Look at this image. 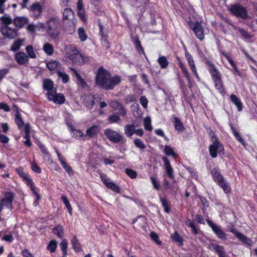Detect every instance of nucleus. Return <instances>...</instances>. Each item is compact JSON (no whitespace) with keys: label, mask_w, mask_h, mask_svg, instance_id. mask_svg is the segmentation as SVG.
<instances>
[{"label":"nucleus","mask_w":257,"mask_h":257,"mask_svg":"<svg viewBox=\"0 0 257 257\" xmlns=\"http://www.w3.org/2000/svg\"><path fill=\"white\" fill-rule=\"evenodd\" d=\"M59 65V62L57 61H52L47 64V67L48 69L51 71L56 69L57 68H58Z\"/></svg>","instance_id":"obj_47"},{"label":"nucleus","mask_w":257,"mask_h":257,"mask_svg":"<svg viewBox=\"0 0 257 257\" xmlns=\"http://www.w3.org/2000/svg\"><path fill=\"white\" fill-rule=\"evenodd\" d=\"M131 110L135 117L140 118L142 116V112L138 103H134L132 105Z\"/></svg>","instance_id":"obj_28"},{"label":"nucleus","mask_w":257,"mask_h":257,"mask_svg":"<svg viewBox=\"0 0 257 257\" xmlns=\"http://www.w3.org/2000/svg\"><path fill=\"white\" fill-rule=\"evenodd\" d=\"M162 160L164 162L165 170L168 177L171 179H173L174 178L173 170L171 166L169 159L167 157H164L162 158Z\"/></svg>","instance_id":"obj_21"},{"label":"nucleus","mask_w":257,"mask_h":257,"mask_svg":"<svg viewBox=\"0 0 257 257\" xmlns=\"http://www.w3.org/2000/svg\"><path fill=\"white\" fill-rule=\"evenodd\" d=\"M71 243L75 251L79 252L81 250V245L75 236L72 239Z\"/></svg>","instance_id":"obj_39"},{"label":"nucleus","mask_w":257,"mask_h":257,"mask_svg":"<svg viewBox=\"0 0 257 257\" xmlns=\"http://www.w3.org/2000/svg\"><path fill=\"white\" fill-rule=\"evenodd\" d=\"M43 87L45 90H47L49 92H54L55 89H54L53 82L50 79H45L43 82Z\"/></svg>","instance_id":"obj_25"},{"label":"nucleus","mask_w":257,"mask_h":257,"mask_svg":"<svg viewBox=\"0 0 257 257\" xmlns=\"http://www.w3.org/2000/svg\"><path fill=\"white\" fill-rule=\"evenodd\" d=\"M73 133V137L76 139H79L85 136L84 134L79 130L73 129L72 130Z\"/></svg>","instance_id":"obj_53"},{"label":"nucleus","mask_w":257,"mask_h":257,"mask_svg":"<svg viewBox=\"0 0 257 257\" xmlns=\"http://www.w3.org/2000/svg\"><path fill=\"white\" fill-rule=\"evenodd\" d=\"M177 60L179 62V65L180 66V69H181L182 72L184 74V76L187 79V81L190 82V76L189 73L186 68L185 65L182 62L180 59L179 58H177Z\"/></svg>","instance_id":"obj_29"},{"label":"nucleus","mask_w":257,"mask_h":257,"mask_svg":"<svg viewBox=\"0 0 257 257\" xmlns=\"http://www.w3.org/2000/svg\"><path fill=\"white\" fill-rule=\"evenodd\" d=\"M157 61L162 69H166L169 65L167 57L164 56L160 57Z\"/></svg>","instance_id":"obj_38"},{"label":"nucleus","mask_w":257,"mask_h":257,"mask_svg":"<svg viewBox=\"0 0 257 257\" xmlns=\"http://www.w3.org/2000/svg\"><path fill=\"white\" fill-rule=\"evenodd\" d=\"M16 171L17 173L19 175V176L26 181L27 184H29L30 185L32 186V180L29 177V175L24 172L23 169L22 167L17 168Z\"/></svg>","instance_id":"obj_23"},{"label":"nucleus","mask_w":257,"mask_h":257,"mask_svg":"<svg viewBox=\"0 0 257 257\" xmlns=\"http://www.w3.org/2000/svg\"><path fill=\"white\" fill-rule=\"evenodd\" d=\"M61 165L69 176H72L74 173L71 167L64 161H61Z\"/></svg>","instance_id":"obj_45"},{"label":"nucleus","mask_w":257,"mask_h":257,"mask_svg":"<svg viewBox=\"0 0 257 257\" xmlns=\"http://www.w3.org/2000/svg\"><path fill=\"white\" fill-rule=\"evenodd\" d=\"M0 20L3 22L5 26H8L12 24L13 22L12 18L7 14H5L3 16L1 17Z\"/></svg>","instance_id":"obj_41"},{"label":"nucleus","mask_w":257,"mask_h":257,"mask_svg":"<svg viewBox=\"0 0 257 257\" xmlns=\"http://www.w3.org/2000/svg\"><path fill=\"white\" fill-rule=\"evenodd\" d=\"M185 57L187 60L188 63L189 64V66L190 67V68L191 70L192 71V73L194 75L196 78L199 81L200 80V77L199 76V75L197 73V69L196 67V65L194 63V59L191 54L189 53V52H186L185 53Z\"/></svg>","instance_id":"obj_14"},{"label":"nucleus","mask_w":257,"mask_h":257,"mask_svg":"<svg viewBox=\"0 0 257 257\" xmlns=\"http://www.w3.org/2000/svg\"><path fill=\"white\" fill-rule=\"evenodd\" d=\"M78 34L79 38L81 41H84L87 38V36L86 35L85 32L83 28L81 27L78 29Z\"/></svg>","instance_id":"obj_50"},{"label":"nucleus","mask_w":257,"mask_h":257,"mask_svg":"<svg viewBox=\"0 0 257 257\" xmlns=\"http://www.w3.org/2000/svg\"><path fill=\"white\" fill-rule=\"evenodd\" d=\"M134 143L137 148L141 150H144L146 147L143 142L141 139L138 138L135 139Z\"/></svg>","instance_id":"obj_49"},{"label":"nucleus","mask_w":257,"mask_h":257,"mask_svg":"<svg viewBox=\"0 0 257 257\" xmlns=\"http://www.w3.org/2000/svg\"><path fill=\"white\" fill-rule=\"evenodd\" d=\"M187 170L189 172L192 177L196 179L198 177L197 173L194 170L193 168L191 167H187Z\"/></svg>","instance_id":"obj_63"},{"label":"nucleus","mask_w":257,"mask_h":257,"mask_svg":"<svg viewBox=\"0 0 257 257\" xmlns=\"http://www.w3.org/2000/svg\"><path fill=\"white\" fill-rule=\"evenodd\" d=\"M62 19L65 31L68 34H73L75 32L76 27L73 11L70 8H65L62 13Z\"/></svg>","instance_id":"obj_2"},{"label":"nucleus","mask_w":257,"mask_h":257,"mask_svg":"<svg viewBox=\"0 0 257 257\" xmlns=\"http://www.w3.org/2000/svg\"><path fill=\"white\" fill-rule=\"evenodd\" d=\"M14 199V194L11 192L6 193L5 196L1 200V202L8 208H11Z\"/></svg>","instance_id":"obj_17"},{"label":"nucleus","mask_w":257,"mask_h":257,"mask_svg":"<svg viewBox=\"0 0 257 257\" xmlns=\"http://www.w3.org/2000/svg\"><path fill=\"white\" fill-rule=\"evenodd\" d=\"M15 121L17 125L18 128L20 130H22L24 125V122L19 111L17 112L15 115Z\"/></svg>","instance_id":"obj_36"},{"label":"nucleus","mask_w":257,"mask_h":257,"mask_svg":"<svg viewBox=\"0 0 257 257\" xmlns=\"http://www.w3.org/2000/svg\"><path fill=\"white\" fill-rule=\"evenodd\" d=\"M36 29L37 31H43L45 29H46V24L43 23H38L36 25Z\"/></svg>","instance_id":"obj_62"},{"label":"nucleus","mask_w":257,"mask_h":257,"mask_svg":"<svg viewBox=\"0 0 257 257\" xmlns=\"http://www.w3.org/2000/svg\"><path fill=\"white\" fill-rule=\"evenodd\" d=\"M172 239L177 242L180 246H182L183 244V239L182 237L177 232L175 231L172 235H171Z\"/></svg>","instance_id":"obj_37"},{"label":"nucleus","mask_w":257,"mask_h":257,"mask_svg":"<svg viewBox=\"0 0 257 257\" xmlns=\"http://www.w3.org/2000/svg\"><path fill=\"white\" fill-rule=\"evenodd\" d=\"M68 58L75 64L78 65H82L84 64L86 59L87 57H85L80 53L78 50L75 48H73L68 54Z\"/></svg>","instance_id":"obj_7"},{"label":"nucleus","mask_w":257,"mask_h":257,"mask_svg":"<svg viewBox=\"0 0 257 257\" xmlns=\"http://www.w3.org/2000/svg\"><path fill=\"white\" fill-rule=\"evenodd\" d=\"M122 80L121 77L117 75L112 76L110 74L108 78V85L107 90H112L114 88L119 84Z\"/></svg>","instance_id":"obj_15"},{"label":"nucleus","mask_w":257,"mask_h":257,"mask_svg":"<svg viewBox=\"0 0 257 257\" xmlns=\"http://www.w3.org/2000/svg\"><path fill=\"white\" fill-rule=\"evenodd\" d=\"M136 126L134 124H127L124 127V132L125 136L128 137H131L135 134Z\"/></svg>","instance_id":"obj_27"},{"label":"nucleus","mask_w":257,"mask_h":257,"mask_svg":"<svg viewBox=\"0 0 257 257\" xmlns=\"http://www.w3.org/2000/svg\"><path fill=\"white\" fill-rule=\"evenodd\" d=\"M110 73L108 71L105 69L103 67H100L96 73L95 77V83L99 87L107 90L108 84V78Z\"/></svg>","instance_id":"obj_5"},{"label":"nucleus","mask_w":257,"mask_h":257,"mask_svg":"<svg viewBox=\"0 0 257 257\" xmlns=\"http://www.w3.org/2000/svg\"><path fill=\"white\" fill-rule=\"evenodd\" d=\"M134 43L135 47H136V49H137V50L138 51V52L140 53H143L145 55L143 48L141 46V42L140 41V40L138 39H135L134 41Z\"/></svg>","instance_id":"obj_57"},{"label":"nucleus","mask_w":257,"mask_h":257,"mask_svg":"<svg viewBox=\"0 0 257 257\" xmlns=\"http://www.w3.org/2000/svg\"><path fill=\"white\" fill-rule=\"evenodd\" d=\"M47 96L49 101H52L55 104H62L65 101L64 95L62 93H57L56 90L54 92L47 93Z\"/></svg>","instance_id":"obj_12"},{"label":"nucleus","mask_w":257,"mask_h":257,"mask_svg":"<svg viewBox=\"0 0 257 257\" xmlns=\"http://www.w3.org/2000/svg\"><path fill=\"white\" fill-rule=\"evenodd\" d=\"M136 97L133 94L128 95L124 98V102L126 104L134 102L136 101Z\"/></svg>","instance_id":"obj_60"},{"label":"nucleus","mask_w":257,"mask_h":257,"mask_svg":"<svg viewBox=\"0 0 257 257\" xmlns=\"http://www.w3.org/2000/svg\"><path fill=\"white\" fill-rule=\"evenodd\" d=\"M160 200L165 212L168 213H169L170 211V204L169 202L166 199L162 197L160 198Z\"/></svg>","instance_id":"obj_44"},{"label":"nucleus","mask_w":257,"mask_h":257,"mask_svg":"<svg viewBox=\"0 0 257 257\" xmlns=\"http://www.w3.org/2000/svg\"><path fill=\"white\" fill-rule=\"evenodd\" d=\"M15 59L18 64L20 65L25 64L29 60L28 55L23 52L16 53L15 55Z\"/></svg>","instance_id":"obj_18"},{"label":"nucleus","mask_w":257,"mask_h":257,"mask_svg":"<svg viewBox=\"0 0 257 257\" xmlns=\"http://www.w3.org/2000/svg\"><path fill=\"white\" fill-rule=\"evenodd\" d=\"M205 63L209 67L208 70L213 81L221 78L219 71L212 61L207 60Z\"/></svg>","instance_id":"obj_13"},{"label":"nucleus","mask_w":257,"mask_h":257,"mask_svg":"<svg viewBox=\"0 0 257 257\" xmlns=\"http://www.w3.org/2000/svg\"><path fill=\"white\" fill-rule=\"evenodd\" d=\"M206 221L208 225L211 228L212 231L218 238L222 240H225L227 238L226 234L222 229L221 226L213 223L212 221L209 219H207Z\"/></svg>","instance_id":"obj_11"},{"label":"nucleus","mask_w":257,"mask_h":257,"mask_svg":"<svg viewBox=\"0 0 257 257\" xmlns=\"http://www.w3.org/2000/svg\"><path fill=\"white\" fill-rule=\"evenodd\" d=\"M98 26L99 28V33L101 35V37L105 36L107 35V31L106 29H105L103 25H102L100 22V20L98 21Z\"/></svg>","instance_id":"obj_55"},{"label":"nucleus","mask_w":257,"mask_h":257,"mask_svg":"<svg viewBox=\"0 0 257 257\" xmlns=\"http://www.w3.org/2000/svg\"><path fill=\"white\" fill-rule=\"evenodd\" d=\"M0 32L2 35L6 39H14L19 36L18 29L12 28L8 26H4L0 27Z\"/></svg>","instance_id":"obj_10"},{"label":"nucleus","mask_w":257,"mask_h":257,"mask_svg":"<svg viewBox=\"0 0 257 257\" xmlns=\"http://www.w3.org/2000/svg\"><path fill=\"white\" fill-rule=\"evenodd\" d=\"M106 186L116 193L120 192L119 186L113 182L109 181L107 184H106Z\"/></svg>","instance_id":"obj_51"},{"label":"nucleus","mask_w":257,"mask_h":257,"mask_svg":"<svg viewBox=\"0 0 257 257\" xmlns=\"http://www.w3.org/2000/svg\"><path fill=\"white\" fill-rule=\"evenodd\" d=\"M228 10L232 15L242 20H247L249 17L246 9L241 5H231Z\"/></svg>","instance_id":"obj_6"},{"label":"nucleus","mask_w":257,"mask_h":257,"mask_svg":"<svg viewBox=\"0 0 257 257\" xmlns=\"http://www.w3.org/2000/svg\"><path fill=\"white\" fill-rule=\"evenodd\" d=\"M104 134L106 138L113 143H120L123 139L122 135L111 128L105 129Z\"/></svg>","instance_id":"obj_8"},{"label":"nucleus","mask_w":257,"mask_h":257,"mask_svg":"<svg viewBox=\"0 0 257 257\" xmlns=\"http://www.w3.org/2000/svg\"><path fill=\"white\" fill-rule=\"evenodd\" d=\"M211 247L218 254L219 257H225V250L222 246L216 243H212L211 245Z\"/></svg>","instance_id":"obj_26"},{"label":"nucleus","mask_w":257,"mask_h":257,"mask_svg":"<svg viewBox=\"0 0 257 257\" xmlns=\"http://www.w3.org/2000/svg\"><path fill=\"white\" fill-rule=\"evenodd\" d=\"M229 126L230 127V129L232 131V133H233L234 137L235 139L240 142L242 145H245V142L243 141V139L241 137L239 133L237 132V131L235 130L234 125L232 123H229Z\"/></svg>","instance_id":"obj_32"},{"label":"nucleus","mask_w":257,"mask_h":257,"mask_svg":"<svg viewBox=\"0 0 257 257\" xmlns=\"http://www.w3.org/2000/svg\"><path fill=\"white\" fill-rule=\"evenodd\" d=\"M57 74L59 78H61L63 83H67L69 80V77L68 74L60 70L57 71Z\"/></svg>","instance_id":"obj_40"},{"label":"nucleus","mask_w":257,"mask_h":257,"mask_svg":"<svg viewBox=\"0 0 257 257\" xmlns=\"http://www.w3.org/2000/svg\"><path fill=\"white\" fill-rule=\"evenodd\" d=\"M30 9L33 12V16L34 18H37L42 12V8L39 3L33 4Z\"/></svg>","instance_id":"obj_22"},{"label":"nucleus","mask_w":257,"mask_h":257,"mask_svg":"<svg viewBox=\"0 0 257 257\" xmlns=\"http://www.w3.org/2000/svg\"><path fill=\"white\" fill-rule=\"evenodd\" d=\"M230 98L231 101L237 106L238 110H242V104L239 99L234 94H231Z\"/></svg>","instance_id":"obj_33"},{"label":"nucleus","mask_w":257,"mask_h":257,"mask_svg":"<svg viewBox=\"0 0 257 257\" xmlns=\"http://www.w3.org/2000/svg\"><path fill=\"white\" fill-rule=\"evenodd\" d=\"M28 23V19L25 17H17L13 20V23L18 30Z\"/></svg>","instance_id":"obj_19"},{"label":"nucleus","mask_w":257,"mask_h":257,"mask_svg":"<svg viewBox=\"0 0 257 257\" xmlns=\"http://www.w3.org/2000/svg\"><path fill=\"white\" fill-rule=\"evenodd\" d=\"M43 49L44 52L49 55H52L54 52L53 48L51 44L46 43L44 45Z\"/></svg>","instance_id":"obj_46"},{"label":"nucleus","mask_w":257,"mask_h":257,"mask_svg":"<svg viewBox=\"0 0 257 257\" xmlns=\"http://www.w3.org/2000/svg\"><path fill=\"white\" fill-rule=\"evenodd\" d=\"M46 31L48 36L53 39H57L61 33V20L57 16L48 17L46 21Z\"/></svg>","instance_id":"obj_1"},{"label":"nucleus","mask_w":257,"mask_h":257,"mask_svg":"<svg viewBox=\"0 0 257 257\" xmlns=\"http://www.w3.org/2000/svg\"><path fill=\"white\" fill-rule=\"evenodd\" d=\"M177 60L179 62V65L180 66V69H181L182 72L184 74V76L187 79V81L190 82V76L189 73L186 68L185 65L182 62L180 59L179 58H177Z\"/></svg>","instance_id":"obj_30"},{"label":"nucleus","mask_w":257,"mask_h":257,"mask_svg":"<svg viewBox=\"0 0 257 257\" xmlns=\"http://www.w3.org/2000/svg\"><path fill=\"white\" fill-rule=\"evenodd\" d=\"M120 119V117L118 113H113L111 115L108 117V120L111 123H115L118 121Z\"/></svg>","instance_id":"obj_56"},{"label":"nucleus","mask_w":257,"mask_h":257,"mask_svg":"<svg viewBox=\"0 0 257 257\" xmlns=\"http://www.w3.org/2000/svg\"><path fill=\"white\" fill-rule=\"evenodd\" d=\"M189 26L192 29L195 33L196 37L200 41H202L204 38V29L198 21L193 22L191 21L188 22Z\"/></svg>","instance_id":"obj_9"},{"label":"nucleus","mask_w":257,"mask_h":257,"mask_svg":"<svg viewBox=\"0 0 257 257\" xmlns=\"http://www.w3.org/2000/svg\"><path fill=\"white\" fill-rule=\"evenodd\" d=\"M213 180L223 190L226 194L229 193L231 191V187L227 180L223 177L221 174L215 168L210 171Z\"/></svg>","instance_id":"obj_4"},{"label":"nucleus","mask_w":257,"mask_h":257,"mask_svg":"<svg viewBox=\"0 0 257 257\" xmlns=\"http://www.w3.org/2000/svg\"><path fill=\"white\" fill-rule=\"evenodd\" d=\"M212 144L209 147V152L212 158L217 157V154L222 156L224 154V148L222 144L219 141L217 137L211 131L209 133Z\"/></svg>","instance_id":"obj_3"},{"label":"nucleus","mask_w":257,"mask_h":257,"mask_svg":"<svg viewBox=\"0 0 257 257\" xmlns=\"http://www.w3.org/2000/svg\"><path fill=\"white\" fill-rule=\"evenodd\" d=\"M99 132V128L96 125H93L87 129L86 133L84 135L88 139L92 138L97 136Z\"/></svg>","instance_id":"obj_20"},{"label":"nucleus","mask_w":257,"mask_h":257,"mask_svg":"<svg viewBox=\"0 0 257 257\" xmlns=\"http://www.w3.org/2000/svg\"><path fill=\"white\" fill-rule=\"evenodd\" d=\"M230 231L235 235V237H236L239 240H240L242 242L250 246L252 245V241L251 240V239L249 238L242 233L239 232L235 229H232Z\"/></svg>","instance_id":"obj_16"},{"label":"nucleus","mask_w":257,"mask_h":257,"mask_svg":"<svg viewBox=\"0 0 257 257\" xmlns=\"http://www.w3.org/2000/svg\"><path fill=\"white\" fill-rule=\"evenodd\" d=\"M57 246V241L55 240H51L47 246V249L51 252H54Z\"/></svg>","instance_id":"obj_43"},{"label":"nucleus","mask_w":257,"mask_h":257,"mask_svg":"<svg viewBox=\"0 0 257 257\" xmlns=\"http://www.w3.org/2000/svg\"><path fill=\"white\" fill-rule=\"evenodd\" d=\"M125 173L131 178L135 179L137 177V173L135 170L126 168L125 169Z\"/></svg>","instance_id":"obj_54"},{"label":"nucleus","mask_w":257,"mask_h":257,"mask_svg":"<svg viewBox=\"0 0 257 257\" xmlns=\"http://www.w3.org/2000/svg\"><path fill=\"white\" fill-rule=\"evenodd\" d=\"M164 152L167 155H171L174 158H176L178 156L177 154L174 152L173 149L168 146H166L165 147Z\"/></svg>","instance_id":"obj_48"},{"label":"nucleus","mask_w":257,"mask_h":257,"mask_svg":"<svg viewBox=\"0 0 257 257\" xmlns=\"http://www.w3.org/2000/svg\"><path fill=\"white\" fill-rule=\"evenodd\" d=\"M174 119V128L179 133L185 131V127L180 118L177 116H173Z\"/></svg>","instance_id":"obj_24"},{"label":"nucleus","mask_w":257,"mask_h":257,"mask_svg":"<svg viewBox=\"0 0 257 257\" xmlns=\"http://www.w3.org/2000/svg\"><path fill=\"white\" fill-rule=\"evenodd\" d=\"M24 40L21 39H18L15 40L13 43L12 45L10 48V50L13 52H15L20 48L21 46L23 45V43Z\"/></svg>","instance_id":"obj_34"},{"label":"nucleus","mask_w":257,"mask_h":257,"mask_svg":"<svg viewBox=\"0 0 257 257\" xmlns=\"http://www.w3.org/2000/svg\"><path fill=\"white\" fill-rule=\"evenodd\" d=\"M61 199L62 201H63V202L64 203V204L65 205L67 208L68 209L69 214L70 215H72V208L71 207V206L70 204L69 201L67 197L66 196L63 195H62Z\"/></svg>","instance_id":"obj_42"},{"label":"nucleus","mask_w":257,"mask_h":257,"mask_svg":"<svg viewBox=\"0 0 257 257\" xmlns=\"http://www.w3.org/2000/svg\"><path fill=\"white\" fill-rule=\"evenodd\" d=\"M26 50L27 54H28V57H30L31 58H35L36 57V55L33 50L32 46L28 45L27 46L26 48Z\"/></svg>","instance_id":"obj_52"},{"label":"nucleus","mask_w":257,"mask_h":257,"mask_svg":"<svg viewBox=\"0 0 257 257\" xmlns=\"http://www.w3.org/2000/svg\"><path fill=\"white\" fill-rule=\"evenodd\" d=\"M216 89L222 94L225 93L223 81L221 78L213 81Z\"/></svg>","instance_id":"obj_31"},{"label":"nucleus","mask_w":257,"mask_h":257,"mask_svg":"<svg viewBox=\"0 0 257 257\" xmlns=\"http://www.w3.org/2000/svg\"><path fill=\"white\" fill-rule=\"evenodd\" d=\"M52 232L56 234L58 237L62 238L64 234L63 226L60 225H57L52 229Z\"/></svg>","instance_id":"obj_35"},{"label":"nucleus","mask_w":257,"mask_h":257,"mask_svg":"<svg viewBox=\"0 0 257 257\" xmlns=\"http://www.w3.org/2000/svg\"><path fill=\"white\" fill-rule=\"evenodd\" d=\"M140 103L144 108H147L148 103V100L145 96H142L140 99Z\"/></svg>","instance_id":"obj_61"},{"label":"nucleus","mask_w":257,"mask_h":257,"mask_svg":"<svg viewBox=\"0 0 257 257\" xmlns=\"http://www.w3.org/2000/svg\"><path fill=\"white\" fill-rule=\"evenodd\" d=\"M150 179L154 187L157 190H159L160 189V186L157 178L154 177H151Z\"/></svg>","instance_id":"obj_59"},{"label":"nucleus","mask_w":257,"mask_h":257,"mask_svg":"<svg viewBox=\"0 0 257 257\" xmlns=\"http://www.w3.org/2000/svg\"><path fill=\"white\" fill-rule=\"evenodd\" d=\"M2 239L8 242H12L14 240V237L12 234H6L4 236Z\"/></svg>","instance_id":"obj_64"},{"label":"nucleus","mask_w":257,"mask_h":257,"mask_svg":"<svg viewBox=\"0 0 257 257\" xmlns=\"http://www.w3.org/2000/svg\"><path fill=\"white\" fill-rule=\"evenodd\" d=\"M150 237L157 244L161 245L162 242L159 240V237L157 233L155 232H152L150 233Z\"/></svg>","instance_id":"obj_58"}]
</instances>
